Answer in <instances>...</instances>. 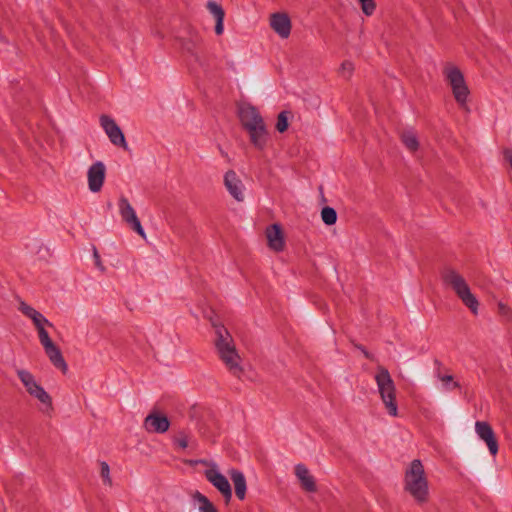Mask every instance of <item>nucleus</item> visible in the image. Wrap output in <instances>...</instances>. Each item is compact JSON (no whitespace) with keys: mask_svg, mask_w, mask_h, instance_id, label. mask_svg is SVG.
<instances>
[{"mask_svg":"<svg viewBox=\"0 0 512 512\" xmlns=\"http://www.w3.org/2000/svg\"><path fill=\"white\" fill-rule=\"evenodd\" d=\"M46 355L48 356L50 362L57 368L60 369L63 373H66L68 370L67 363L62 355L61 350L55 344L51 345L44 349Z\"/></svg>","mask_w":512,"mask_h":512,"instance_id":"obj_18","label":"nucleus"},{"mask_svg":"<svg viewBox=\"0 0 512 512\" xmlns=\"http://www.w3.org/2000/svg\"><path fill=\"white\" fill-rule=\"evenodd\" d=\"M17 375L31 396L38 399L47 409H52L50 395L36 382L34 376L29 371L20 369L17 371Z\"/></svg>","mask_w":512,"mask_h":512,"instance_id":"obj_7","label":"nucleus"},{"mask_svg":"<svg viewBox=\"0 0 512 512\" xmlns=\"http://www.w3.org/2000/svg\"><path fill=\"white\" fill-rule=\"evenodd\" d=\"M194 499L197 500L200 504L199 511L200 512H218L216 506L202 493L196 491L194 494Z\"/></svg>","mask_w":512,"mask_h":512,"instance_id":"obj_19","label":"nucleus"},{"mask_svg":"<svg viewBox=\"0 0 512 512\" xmlns=\"http://www.w3.org/2000/svg\"><path fill=\"white\" fill-rule=\"evenodd\" d=\"M355 347L363 353V355L366 359H368V360L373 359V355L366 349L365 346L359 344V345H355Z\"/></svg>","mask_w":512,"mask_h":512,"instance_id":"obj_34","label":"nucleus"},{"mask_svg":"<svg viewBox=\"0 0 512 512\" xmlns=\"http://www.w3.org/2000/svg\"><path fill=\"white\" fill-rule=\"evenodd\" d=\"M224 184L229 193L237 200H243L242 190L240 188L241 181L238 179L235 171L228 170L224 176Z\"/></svg>","mask_w":512,"mask_h":512,"instance_id":"obj_16","label":"nucleus"},{"mask_svg":"<svg viewBox=\"0 0 512 512\" xmlns=\"http://www.w3.org/2000/svg\"><path fill=\"white\" fill-rule=\"evenodd\" d=\"M106 175V168L103 162L93 163L87 172L88 187L91 192H99L102 189Z\"/></svg>","mask_w":512,"mask_h":512,"instance_id":"obj_13","label":"nucleus"},{"mask_svg":"<svg viewBox=\"0 0 512 512\" xmlns=\"http://www.w3.org/2000/svg\"><path fill=\"white\" fill-rule=\"evenodd\" d=\"M291 117H292V113L287 110L281 111L278 114L275 128L279 133H284L288 130L289 120Z\"/></svg>","mask_w":512,"mask_h":512,"instance_id":"obj_21","label":"nucleus"},{"mask_svg":"<svg viewBox=\"0 0 512 512\" xmlns=\"http://www.w3.org/2000/svg\"><path fill=\"white\" fill-rule=\"evenodd\" d=\"M38 331V336H39V340H40V343L42 344L43 348H47L51 345H54L53 341L51 340V338L49 337V334L48 332L46 331L45 328H41Z\"/></svg>","mask_w":512,"mask_h":512,"instance_id":"obj_27","label":"nucleus"},{"mask_svg":"<svg viewBox=\"0 0 512 512\" xmlns=\"http://www.w3.org/2000/svg\"><path fill=\"white\" fill-rule=\"evenodd\" d=\"M475 428L480 439L486 443L490 454L496 456L499 450V444L492 426L488 422L477 421Z\"/></svg>","mask_w":512,"mask_h":512,"instance_id":"obj_10","label":"nucleus"},{"mask_svg":"<svg viewBox=\"0 0 512 512\" xmlns=\"http://www.w3.org/2000/svg\"><path fill=\"white\" fill-rule=\"evenodd\" d=\"M503 155H504V158L506 161L509 162L511 168H512V150L511 149H508L506 148L504 151H503Z\"/></svg>","mask_w":512,"mask_h":512,"instance_id":"obj_35","label":"nucleus"},{"mask_svg":"<svg viewBox=\"0 0 512 512\" xmlns=\"http://www.w3.org/2000/svg\"><path fill=\"white\" fill-rule=\"evenodd\" d=\"M235 489V495L239 500H244L246 497L247 483L244 474L237 469H230L228 472Z\"/></svg>","mask_w":512,"mask_h":512,"instance_id":"obj_17","label":"nucleus"},{"mask_svg":"<svg viewBox=\"0 0 512 512\" xmlns=\"http://www.w3.org/2000/svg\"><path fill=\"white\" fill-rule=\"evenodd\" d=\"M93 256H94V260H95V265L101 270V271H104V266L101 262V259H100V255L98 254V251L96 249V247L94 246L93 247Z\"/></svg>","mask_w":512,"mask_h":512,"instance_id":"obj_32","label":"nucleus"},{"mask_svg":"<svg viewBox=\"0 0 512 512\" xmlns=\"http://www.w3.org/2000/svg\"><path fill=\"white\" fill-rule=\"evenodd\" d=\"M401 140L405 147L411 152H415L419 149V141L417 135L412 131L402 133Z\"/></svg>","mask_w":512,"mask_h":512,"instance_id":"obj_20","label":"nucleus"},{"mask_svg":"<svg viewBox=\"0 0 512 512\" xmlns=\"http://www.w3.org/2000/svg\"><path fill=\"white\" fill-rule=\"evenodd\" d=\"M239 119L243 128L249 133L251 143L257 149L263 150L267 143V129L258 109L252 105L242 108Z\"/></svg>","mask_w":512,"mask_h":512,"instance_id":"obj_3","label":"nucleus"},{"mask_svg":"<svg viewBox=\"0 0 512 512\" xmlns=\"http://www.w3.org/2000/svg\"><path fill=\"white\" fill-rule=\"evenodd\" d=\"M295 475L301 483V487L307 492H316L317 485L313 476L309 474L307 467L304 464H297L295 466Z\"/></svg>","mask_w":512,"mask_h":512,"instance_id":"obj_15","label":"nucleus"},{"mask_svg":"<svg viewBox=\"0 0 512 512\" xmlns=\"http://www.w3.org/2000/svg\"><path fill=\"white\" fill-rule=\"evenodd\" d=\"M220 151H221L222 155H226L225 152L222 149H220Z\"/></svg>","mask_w":512,"mask_h":512,"instance_id":"obj_42","label":"nucleus"},{"mask_svg":"<svg viewBox=\"0 0 512 512\" xmlns=\"http://www.w3.org/2000/svg\"><path fill=\"white\" fill-rule=\"evenodd\" d=\"M187 50L190 51L192 54H194V52L192 51V49L190 47H187Z\"/></svg>","mask_w":512,"mask_h":512,"instance_id":"obj_41","label":"nucleus"},{"mask_svg":"<svg viewBox=\"0 0 512 512\" xmlns=\"http://www.w3.org/2000/svg\"><path fill=\"white\" fill-rule=\"evenodd\" d=\"M189 462H190V464L201 463V464H204V465H208V461L207 460H203V459H201V460H194V461L191 460Z\"/></svg>","mask_w":512,"mask_h":512,"instance_id":"obj_39","label":"nucleus"},{"mask_svg":"<svg viewBox=\"0 0 512 512\" xmlns=\"http://www.w3.org/2000/svg\"><path fill=\"white\" fill-rule=\"evenodd\" d=\"M341 68L342 69H348V70L352 71L353 70V65H352L351 62L345 61V62H343L341 64Z\"/></svg>","mask_w":512,"mask_h":512,"instance_id":"obj_37","label":"nucleus"},{"mask_svg":"<svg viewBox=\"0 0 512 512\" xmlns=\"http://www.w3.org/2000/svg\"><path fill=\"white\" fill-rule=\"evenodd\" d=\"M453 387H454V388H459V387H460L459 382H453Z\"/></svg>","mask_w":512,"mask_h":512,"instance_id":"obj_40","label":"nucleus"},{"mask_svg":"<svg viewBox=\"0 0 512 512\" xmlns=\"http://www.w3.org/2000/svg\"><path fill=\"white\" fill-rule=\"evenodd\" d=\"M441 279L443 283L450 286L456 295L461 299L463 304L467 306L473 314H477L479 302L462 275L451 267H445L441 271Z\"/></svg>","mask_w":512,"mask_h":512,"instance_id":"obj_4","label":"nucleus"},{"mask_svg":"<svg viewBox=\"0 0 512 512\" xmlns=\"http://www.w3.org/2000/svg\"><path fill=\"white\" fill-rule=\"evenodd\" d=\"M130 228L134 230L139 236L146 240L145 231L141 225L139 218L134 209L130 206Z\"/></svg>","mask_w":512,"mask_h":512,"instance_id":"obj_22","label":"nucleus"},{"mask_svg":"<svg viewBox=\"0 0 512 512\" xmlns=\"http://www.w3.org/2000/svg\"><path fill=\"white\" fill-rule=\"evenodd\" d=\"M100 466V476L102 478L103 484L109 487L112 486V479L110 477V467L107 462L99 461Z\"/></svg>","mask_w":512,"mask_h":512,"instance_id":"obj_24","label":"nucleus"},{"mask_svg":"<svg viewBox=\"0 0 512 512\" xmlns=\"http://www.w3.org/2000/svg\"><path fill=\"white\" fill-rule=\"evenodd\" d=\"M34 325L36 326L37 330L41 328H45V325L52 326V323L49 322L48 319H46L40 312H38L32 319Z\"/></svg>","mask_w":512,"mask_h":512,"instance_id":"obj_28","label":"nucleus"},{"mask_svg":"<svg viewBox=\"0 0 512 512\" xmlns=\"http://www.w3.org/2000/svg\"><path fill=\"white\" fill-rule=\"evenodd\" d=\"M498 308H499V311L501 314H504V315H507L508 312L510 311V308L507 307L506 305H504L503 303H499L498 304Z\"/></svg>","mask_w":512,"mask_h":512,"instance_id":"obj_36","label":"nucleus"},{"mask_svg":"<svg viewBox=\"0 0 512 512\" xmlns=\"http://www.w3.org/2000/svg\"><path fill=\"white\" fill-rule=\"evenodd\" d=\"M444 74L451 86L453 96L460 106H465L470 94L469 88L465 82L463 73L458 67L445 68Z\"/></svg>","mask_w":512,"mask_h":512,"instance_id":"obj_6","label":"nucleus"},{"mask_svg":"<svg viewBox=\"0 0 512 512\" xmlns=\"http://www.w3.org/2000/svg\"><path fill=\"white\" fill-rule=\"evenodd\" d=\"M101 127L104 129L105 133L109 137L111 143L116 146H121L126 148V140L125 136L120 129V127L116 124V122L107 115H102L100 117Z\"/></svg>","mask_w":512,"mask_h":512,"instance_id":"obj_11","label":"nucleus"},{"mask_svg":"<svg viewBox=\"0 0 512 512\" xmlns=\"http://www.w3.org/2000/svg\"><path fill=\"white\" fill-rule=\"evenodd\" d=\"M268 246L275 252H282L285 248V238L282 225L273 223L266 228Z\"/></svg>","mask_w":512,"mask_h":512,"instance_id":"obj_14","label":"nucleus"},{"mask_svg":"<svg viewBox=\"0 0 512 512\" xmlns=\"http://www.w3.org/2000/svg\"><path fill=\"white\" fill-rule=\"evenodd\" d=\"M212 325L215 328V347L220 359L225 363L226 367L233 375L240 377L243 373V368L239 364L240 356L236 350L232 336L224 325L216 324L214 322Z\"/></svg>","mask_w":512,"mask_h":512,"instance_id":"obj_2","label":"nucleus"},{"mask_svg":"<svg viewBox=\"0 0 512 512\" xmlns=\"http://www.w3.org/2000/svg\"><path fill=\"white\" fill-rule=\"evenodd\" d=\"M20 311L27 317H29L31 320L33 317L38 313L37 310H35L33 307L27 305L26 303L22 302L20 305Z\"/></svg>","mask_w":512,"mask_h":512,"instance_id":"obj_31","label":"nucleus"},{"mask_svg":"<svg viewBox=\"0 0 512 512\" xmlns=\"http://www.w3.org/2000/svg\"><path fill=\"white\" fill-rule=\"evenodd\" d=\"M171 422L167 415L159 411H152L144 420V427L148 432L163 434L170 428Z\"/></svg>","mask_w":512,"mask_h":512,"instance_id":"obj_9","label":"nucleus"},{"mask_svg":"<svg viewBox=\"0 0 512 512\" xmlns=\"http://www.w3.org/2000/svg\"><path fill=\"white\" fill-rule=\"evenodd\" d=\"M404 491L415 502L423 505L429 501V484L424 466L420 459H414L404 473Z\"/></svg>","mask_w":512,"mask_h":512,"instance_id":"obj_1","label":"nucleus"},{"mask_svg":"<svg viewBox=\"0 0 512 512\" xmlns=\"http://www.w3.org/2000/svg\"><path fill=\"white\" fill-rule=\"evenodd\" d=\"M321 218L326 225H334L337 221V212L334 208L325 206L321 210Z\"/></svg>","mask_w":512,"mask_h":512,"instance_id":"obj_23","label":"nucleus"},{"mask_svg":"<svg viewBox=\"0 0 512 512\" xmlns=\"http://www.w3.org/2000/svg\"><path fill=\"white\" fill-rule=\"evenodd\" d=\"M375 380L381 395V399L391 416H397L398 405L396 401V388L389 371L379 366Z\"/></svg>","mask_w":512,"mask_h":512,"instance_id":"obj_5","label":"nucleus"},{"mask_svg":"<svg viewBox=\"0 0 512 512\" xmlns=\"http://www.w3.org/2000/svg\"><path fill=\"white\" fill-rule=\"evenodd\" d=\"M174 443L181 449L188 447V436L184 432H180L178 436L174 438Z\"/></svg>","mask_w":512,"mask_h":512,"instance_id":"obj_30","label":"nucleus"},{"mask_svg":"<svg viewBox=\"0 0 512 512\" xmlns=\"http://www.w3.org/2000/svg\"><path fill=\"white\" fill-rule=\"evenodd\" d=\"M358 2L361 6L362 12L366 16H371L375 12V9H376L375 0H358Z\"/></svg>","mask_w":512,"mask_h":512,"instance_id":"obj_26","label":"nucleus"},{"mask_svg":"<svg viewBox=\"0 0 512 512\" xmlns=\"http://www.w3.org/2000/svg\"><path fill=\"white\" fill-rule=\"evenodd\" d=\"M119 209L123 221L128 223V201L124 196L120 198Z\"/></svg>","mask_w":512,"mask_h":512,"instance_id":"obj_29","label":"nucleus"},{"mask_svg":"<svg viewBox=\"0 0 512 512\" xmlns=\"http://www.w3.org/2000/svg\"><path fill=\"white\" fill-rule=\"evenodd\" d=\"M441 380L443 382H451V381H453V376L452 375H445V376L441 377Z\"/></svg>","mask_w":512,"mask_h":512,"instance_id":"obj_38","label":"nucleus"},{"mask_svg":"<svg viewBox=\"0 0 512 512\" xmlns=\"http://www.w3.org/2000/svg\"><path fill=\"white\" fill-rule=\"evenodd\" d=\"M207 8L209 9L210 13L213 14L215 20L224 19L225 11L220 4L214 1H209L207 4Z\"/></svg>","mask_w":512,"mask_h":512,"instance_id":"obj_25","label":"nucleus"},{"mask_svg":"<svg viewBox=\"0 0 512 512\" xmlns=\"http://www.w3.org/2000/svg\"><path fill=\"white\" fill-rule=\"evenodd\" d=\"M224 19H217L215 23V33L216 35H221L224 31Z\"/></svg>","mask_w":512,"mask_h":512,"instance_id":"obj_33","label":"nucleus"},{"mask_svg":"<svg viewBox=\"0 0 512 512\" xmlns=\"http://www.w3.org/2000/svg\"><path fill=\"white\" fill-rule=\"evenodd\" d=\"M270 27L281 38L286 39L291 34L292 23L286 12H275L269 18Z\"/></svg>","mask_w":512,"mask_h":512,"instance_id":"obj_12","label":"nucleus"},{"mask_svg":"<svg viewBox=\"0 0 512 512\" xmlns=\"http://www.w3.org/2000/svg\"><path fill=\"white\" fill-rule=\"evenodd\" d=\"M211 468L204 471L206 479L220 492L225 503H230L232 499V488L228 479L216 468L215 463H211Z\"/></svg>","mask_w":512,"mask_h":512,"instance_id":"obj_8","label":"nucleus"}]
</instances>
